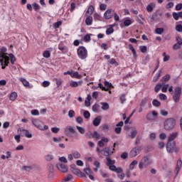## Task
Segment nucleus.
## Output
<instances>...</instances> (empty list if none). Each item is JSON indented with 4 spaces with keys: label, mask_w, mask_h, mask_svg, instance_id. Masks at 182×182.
<instances>
[{
    "label": "nucleus",
    "mask_w": 182,
    "mask_h": 182,
    "mask_svg": "<svg viewBox=\"0 0 182 182\" xmlns=\"http://www.w3.org/2000/svg\"><path fill=\"white\" fill-rule=\"evenodd\" d=\"M77 129L78 130V132L81 134H85V128L82 127H79V126H77L76 127Z\"/></svg>",
    "instance_id": "44"
},
{
    "label": "nucleus",
    "mask_w": 182,
    "mask_h": 182,
    "mask_svg": "<svg viewBox=\"0 0 182 182\" xmlns=\"http://www.w3.org/2000/svg\"><path fill=\"white\" fill-rule=\"evenodd\" d=\"M176 29L178 32H181L182 31V26L181 24H178L176 26Z\"/></svg>",
    "instance_id": "63"
},
{
    "label": "nucleus",
    "mask_w": 182,
    "mask_h": 182,
    "mask_svg": "<svg viewBox=\"0 0 182 182\" xmlns=\"http://www.w3.org/2000/svg\"><path fill=\"white\" fill-rule=\"evenodd\" d=\"M70 133L72 134H75L76 133V131L72 127H65V134H66V136H70Z\"/></svg>",
    "instance_id": "9"
},
{
    "label": "nucleus",
    "mask_w": 182,
    "mask_h": 182,
    "mask_svg": "<svg viewBox=\"0 0 182 182\" xmlns=\"http://www.w3.org/2000/svg\"><path fill=\"white\" fill-rule=\"evenodd\" d=\"M159 99H160L161 100H167V95H164V94H163V93H161V94L159 95Z\"/></svg>",
    "instance_id": "53"
},
{
    "label": "nucleus",
    "mask_w": 182,
    "mask_h": 182,
    "mask_svg": "<svg viewBox=\"0 0 182 182\" xmlns=\"http://www.w3.org/2000/svg\"><path fill=\"white\" fill-rule=\"evenodd\" d=\"M75 112L73 110V109H70L69 112H68V116L69 117L72 118V117H75Z\"/></svg>",
    "instance_id": "57"
},
{
    "label": "nucleus",
    "mask_w": 182,
    "mask_h": 182,
    "mask_svg": "<svg viewBox=\"0 0 182 182\" xmlns=\"http://www.w3.org/2000/svg\"><path fill=\"white\" fill-rule=\"evenodd\" d=\"M127 157H129V154H127V152H124L121 155V159H123L124 160H125V159H127Z\"/></svg>",
    "instance_id": "60"
},
{
    "label": "nucleus",
    "mask_w": 182,
    "mask_h": 182,
    "mask_svg": "<svg viewBox=\"0 0 182 182\" xmlns=\"http://www.w3.org/2000/svg\"><path fill=\"white\" fill-rule=\"evenodd\" d=\"M99 107H100L99 106V105L97 104H95L92 106V110L95 112V113H97V112H99Z\"/></svg>",
    "instance_id": "51"
},
{
    "label": "nucleus",
    "mask_w": 182,
    "mask_h": 182,
    "mask_svg": "<svg viewBox=\"0 0 182 182\" xmlns=\"http://www.w3.org/2000/svg\"><path fill=\"white\" fill-rule=\"evenodd\" d=\"M91 136L92 139H96L97 140H99V139H100V134H99L96 131L91 134Z\"/></svg>",
    "instance_id": "27"
},
{
    "label": "nucleus",
    "mask_w": 182,
    "mask_h": 182,
    "mask_svg": "<svg viewBox=\"0 0 182 182\" xmlns=\"http://www.w3.org/2000/svg\"><path fill=\"white\" fill-rule=\"evenodd\" d=\"M170 80V75L167 74L162 77L161 82H168Z\"/></svg>",
    "instance_id": "45"
},
{
    "label": "nucleus",
    "mask_w": 182,
    "mask_h": 182,
    "mask_svg": "<svg viewBox=\"0 0 182 182\" xmlns=\"http://www.w3.org/2000/svg\"><path fill=\"white\" fill-rule=\"evenodd\" d=\"M73 156L74 159H80V153L77 152V151L73 152Z\"/></svg>",
    "instance_id": "49"
},
{
    "label": "nucleus",
    "mask_w": 182,
    "mask_h": 182,
    "mask_svg": "<svg viewBox=\"0 0 182 182\" xmlns=\"http://www.w3.org/2000/svg\"><path fill=\"white\" fill-rule=\"evenodd\" d=\"M152 105L153 106H155V107H160V106H161V102L157 100H154L152 101Z\"/></svg>",
    "instance_id": "31"
},
{
    "label": "nucleus",
    "mask_w": 182,
    "mask_h": 182,
    "mask_svg": "<svg viewBox=\"0 0 182 182\" xmlns=\"http://www.w3.org/2000/svg\"><path fill=\"white\" fill-rule=\"evenodd\" d=\"M71 77H75V79H82V75L79 74L77 71L73 73Z\"/></svg>",
    "instance_id": "34"
},
{
    "label": "nucleus",
    "mask_w": 182,
    "mask_h": 182,
    "mask_svg": "<svg viewBox=\"0 0 182 182\" xmlns=\"http://www.w3.org/2000/svg\"><path fill=\"white\" fill-rule=\"evenodd\" d=\"M48 177L50 180H53V164H50L48 165Z\"/></svg>",
    "instance_id": "8"
},
{
    "label": "nucleus",
    "mask_w": 182,
    "mask_h": 182,
    "mask_svg": "<svg viewBox=\"0 0 182 182\" xmlns=\"http://www.w3.org/2000/svg\"><path fill=\"white\" fill-rule=\"evenodd\" d=\"M137 136V130L136 129H133L132 132H131L130 137L131 139H134Z\"/></svg>",
    "instance_id": "41"
},
{
    "label": "nucleus",
    "mask_w": 182,
    "mask_h": 182,
    "mask_svg": "<svg viewBox=\"0 0 182 182\" xmlns=\"http://www.w3.org/2000/svg\"><path fill=\"white\" fill-rule=\"evenodd\" d=\"M109 65H114V66H118L119 63H117V62L116 61V60L114 58H112L109 61Z\"/></svg>",
    "instance_id": "48"
},
{
    "label": "nucleus",
    "mask_w": 182,
    "mask_h": 182,
    "mask_svg": "<svg viewBox=\"0 0 182 182\" xmlns=\"http://www.w3.org/2000/svg\"><path fill=\"white\" fill-rule=\"evenodd\" d=\"M168 84H162V87H161V92H163V93H167V89H168Z\"/></svg>",
    "instance_id": "29"
},
{
    "label": "nucleus",
    "mask_w": 182,
    "mask_h": 182,
    "mask_svg": "<svg viewBox=\"0 0 182 182\" xmlns=\"http://www.w3.org/2000/svg\"><path fill=\"white\" fill-rule=\"evenodd\" d=\"M70 167H71L72 173L75 174V176H77L78 177H86V175H85V173L80 171V170L76 168V165L73 164L71 165Z\"/></svg>",
    "instance_id": "5"
},
{
    "label": "nucleus",
    "mask_w": 182,
    "mask_h": 182,
    "mask_svg": "<svg viewBox=\"0 0 182 182\" xmlns=\"http://www.w3.org/2000/svg\"><path fill=\"white\" fill-rule=\"evenodd\" d=\"M73 178V176L71 174H68L64 178V181L65 182L70 181V180H72Z\"/></svg>",
    "instance_id": "47"
},
{
    "label": "nucleus",
    "mask_w": 182,
    "mask_h": 182,
    "mask_svg": "<svg viewBox=\"0 0 182 182\" xmlns=\"http://www.w3.org/2000/svg\"><path fill=\"white\" fill-rule=\"evenodd\" d=\"M102 110H108L109 104L107 102H101Z\"/></svg>",
    "instance_id": "36"
},
{
    "label": "nucleus",
    "mask_w": 182,
    "mask_h": 182,
    "mask_svg": "<svg viewBox=\"0 0 182 182\" xmlns=\"http://www.w3.org/2000/svg\"><path fill=\"white\" fill-rule=\"evenodd\" d=\"M7 49L6 47H1L0 48V52L2 55H5L6 56V55H8L7 53H5V52H6Z\"/></svg>",
    "instance_id": "56"
},
{
    "label": "nucleus",
    "mask_w": 182,
    "mask_h": 182,
    "mask_svg": "<svg viewBox=\"0 0 182 182\" xmlns=\"http://www.w3.org/2000/svg\"><path fill=\"white\" fill-rule=\"evenodd\" d=\"M139 162L136 160H134L129 165V170H134V166H137V164Z\"/></svg>",
    "instance_id": "35"
},
{
    "label": "nucleus",
    "mask_w": 182,
    "mask_h": 182,
    "mask_svg": "<svg viewBox=\"0 0 182 182\" xmlns=\"http://www.w3.org/2000/svg\"><path fill=\"white\" fill-rule=\"evenodd\" d=\"M60 25H62V21H57L56 23H54L53 27L55 29H58V28H59V26H60Z\"/></svg>",
    "instance_id": "58"
},
{
    "label": "nucleus",
    "mask_w": 182,
    "mask_h": 182,
    "mask_svg": "<svg viewBox=\"0 0 182 182\" xmlns=\"http://www.w3.org/2000/svg\"><path fill=\"white\" fill-rule=\"evenodd\" d=\"M16 97H18V93L14 92L10 95L9 99L12 102H15V100H16Z\"/></svg>",
    "instance_id": "26"
},
{
    "label": "nucleus",
    "mask_w": 182,
    "mask_h": 182,
    "mask_svg": "<svg viewBox=\"0 0 182 182\" xmlns=\"http://www.w3.org/2000/svg\"><path fill=\"white\" fill-rule=\"evenodd\" d=\"M160 76H161V71H159V73L154 77L153 82H156L159 79H160Z\"/></svg>",
    "instance_id": "38"
},
{
    "label": "nucleus",
    "mask_w": 182,
    "mask_h": 182,
    "mask_svg": "<svg viewBox=\"0 0 182 182\" xmlns=\"http://www.w3.org/2000/svg\"><path fill=\"white\" fill-rule=\"evenodd\" d=\"M153 163V161L150 159L149 156H145L142 158L141 161L139 162V167L140 170H143L144 167H149L150 164Z\"/></svg>",
    "instance_id": "1"
},
{
    "label": "nucleus",
    "mask_w": 182,
    "mask_h": 182,
    "mask_svg": "<svg viewBox=\"0 0 182 182\" xmlns=\"http://www.w3.org/2000/svg\"><path fill=\"white\" fill-rule=\"evenodd\" d=\"M93 23V17L88 16L85 19V23L86 25L90 26Z\"/></svg>",
    "instance_id": "25"
},
{
    "label": "nucleus",
    "mask_w": 182,
    "mask_h": 182,
    "mask_svg": "<svg viewBox=\"0 0 182 182\" xmlns=\"http://www.w3.org/2000/svg\"><path fill=\"white\" fill-rule=\"evenodd\" d=\"M53 82H55L57 87H60V86H62V83H63V80L54 78Z\"/></svg>",
    "instance_id": "24"
},
{
    "label": "nucleus",
    "mask_w": 182,
    "mask_h": 182,
    "mask_svg": "<svg viewBox=\"0 0 182 182\" xmlns=\"http://www.w3.org/2000/svg\"><path fill=\"white\" fill-rule=\"evenodd\" d=\"M104 85L105 86L104 87H105V89H106L105 92H107V90H110V87H112V83H110L107 81H105Z\"/></svg>",
    "instance_id": "33"
},
{
    "label": "nucleus",
    "mask_w": 182,
    "mask_h": 182,
    "mask_svg": "<svg viewBox=\"0 0 182 182\" xmlns=\"http://www.w3.org/2000/svg\"><path fill=\"white\" fill-rule=\"evenodd\" d=\"M161 87H163V84H157L154 88L156 93H159Z\"/></svg>",
    "instance_id": "39"
},
{
    "label": "nucleus",
    "mask_w": 182,
    "mask_h": 182,
    "mask_svg": "<svg viewBox=\"0 0 182 182\" xmlns=\"http://www.w3.org/2000/svg\"><path fill=\"white\" fill-rule=\"evenodd\" d=\"M22 132L25 134L26 137H28V139L32 138V134L29 133V131L23 129Z\"/></svg>",
    "instance_id": "40"
},
{
    "label": "nucleus",
    "mask_w": 182,
    "mask_h": 182,
    "mask_svg": "<svg viewBox=\"0 0 182 182\" xmlns=\"http://www.w3.org/2000/svg\"><path fill=\"white\" fill-rule=\"evenodd\" d=\"M102 122V117H97L96 118H95V119L93 120V125L95 127H97V126H99L100 124Z\"/></svg>",
    "instance_id": "18"
},
{
    "label": "nucleus",
    "mask_w": 182,
    "mask_h": 182,
    "mask_svg": "<svg viewBox=\"0 0 182 182\" xmlns=\"http://www.w3.org/2000/svg\"><path fill=\"white\" fill-rule=\"evenodd\" d=\"M173 18L175 19V21H178L180 18H182V11L176 13H173Z\"/></svg>",
    "instance_id": "22"
},
{
    "label": "nucleus",
    "mask_w": 182,
    "mask_h": 182,
    "mask_svg": "<svg viewBox=\"0 0 182 182\" xmlns=\"http://www.w3.org/2000/svg\"><path fill=\"white\" fill-rule=\"evenodd\" d=\"M82 84H83V81H79V82L72 81L70 83V87H77L78 86H82Z\"/></svg>",
    "instance_id": "16"
},
{
    "label": "nucleus",
    "mask_w": 182,
    "mask_h": 182,
    "mask_svg": "<svg viewBox=\"0 0 182 182\" xmlns=\"http://www.w3.org/2000/svg\"><path fill=\"white\" fill-rule=\"evenodd\" d=\"M77 53L80 59H86L87 58V50L84 46H80L77 50Z\"/></svg>",
    "instance_id": "3"
},
{
    "label": "nucleus",
    "mask_w": 182,
    "mask_h": 182,
    "mask_svg": "<svg viewBox=\"0 0 182 182\" xmlns=\"http://www.w3.org/2000/svg\"><path fill=\"white\" fill-rule=\"evenodd\" d=\"M177 136H178V134L177 132L170 134L168 139V143H170L171 141H173V140H176V139H177Z\"/></svg>",
    "instance_id": "20"
},
{
    "label": "nucleus",
    "mask_w": 182,
    "mask_h": 182,
    "mask_svg": "<svg viewBox=\"0 0 182 182\" xmlns=\"http://www.w3.org/2000/svg\"><path fill=\"white\" fill-rule=\"evenodd\" d=\"M32 123L36 127H37V129H39V130H41V129H42V126H43V122L39 119H34Z\"/></svg>",
    "instance_id": "12"
},
{
    "label": "nucleus",
    "mask_w": 182,
    "mask_h": 182,
    "mask_svg": "<svg viewBox=\"0 0 182 182\" xmlns=\"http://www.w3.org/2000/svg\"><path fill=\"white\" fill-rule=\"evenodd\" d=\"M175 144H171V143H168L166 144V150L168 153H173V151H174V147H175Z\"/></svg>",
    "instance_id": "17"
},
{
    "label": "nucleus",
    "mask_w": 182,
    "mask_h": 182,
    "mask_svg": "<svg viewBox=\"0 0 182 182\" xmlns=\"http://www.w3.org/2000/svg\"><path fill=\"white\" fill-rule=\"evenodd\" d=\"M84 172L85 173V174H87V176H89V178L90 180H92V181L95 180V177L93 176V175H92L93 174V172L89 168H85Z\"/></svg>",
    "instance_id": "13"
},
{
    "label": "nucleus",
    "mask_w": 182,
    "mask_h": 182,
    "mask_svg": "<svg viewBox=\"0 0 182 182\" xmlns=\"http://www.w3.org/2000/svg\"><path fill=\"white\" fill-rule=\"evenodd\" d=\"M114 14V10L112 9H107L104 14L105 19L109 20L113 18V15Z\"/></svg>",
    "instance_id": "7"
},
{
    "label": "nucleus",
    "mask_w": 182,
    "mask_h": 182,
    "mask_svg": "<svg viewBox=\"0 0 182 182\" xmlns=\"http://www.w3.org/2000/svg\"><path fill=\"white\" fill-rule=\"evenodd\" d=\"M113 26H114V24L109 25L108 28L106 30V35H112L113 32H114V29L113 28Z\"/></svg>",
    "instance_id": "21"
},
{
    "label": "nucleus",
    "mask_w": 182,
    "mask_h": 182,
    "mask_svg": "<svg viewBox=\"0 0 182 182\" xmlns=\"http://www.w3.org/2000/svg\"><path fill=\"white\" fill-rule=\"evenodd\" d=\"M155 32L158 35H161V33H163L164 32V28H156Z\"/></svg>",
    "instance_id": "43"
},
{
    "label": "nucleus",
    "mask_w": 182,
    "mask_h": 182,
    "mask_svg": "<svg viewBox=\"0 0 182 182\" xmlns=\"http://www.w3.org/2000/svg\"><path fill=\"white\" fill-rule=\"evenodd\" d=\"M107 166H108V167L110 166H113L114 163H116L115 161L111 160L110 157H107Z\"/></svg>",
    "instance_id": "30"
},
{
    "label": "nucleus",
    "mask_w": 182,
    "mask_h": 182,
    "mask_svg": "<svg viewBox=\"0 0 182 182\" xmlns=\"http://www.w3.org/2000/svg\"><path fill=\"white\" fill-rule=\"evenodd\" d=\"M45 160H46V161H52V159H53V155L52 154H47L44 156Z\"/></svg>",
    "instance_id": "37"
},
{
    "label": "nucleus",
    "mask_w": 182,
    "mask_h": 182,
    "mask_svg": "<svg viewBox=\"0 0 182 182\" xmlns=\"http://www.w3.org/2000/svg\"><path fill=\"white\" fill-rule=\"evenodd\" d=\"M33 7L35 11H39V9H41V6H39V4L37 3L33 4Z\"/></svg>",
    "instance_id": "55"
},
{
    "label": "nucleus",
    "mask_w": 182,
    "mask_h": 182,
    "mask_svg": "<svg viewBox=\"0 0 182 182\" xmlns=\"http://www.w3.org/2000/svg\"><path fill=\"white\" fill-rule=\"evenodd\" d=\"M176 11H181L182 9V4H178L176 6Z\"/></svg>",
    "instance_id": "64"
},
{
    "label": "nucleus",
    "mask_w": 182,
    "mask_h": 182,
    "mask_svg": "<svg viewBox=\"0 0 182 182\" xmlns=\"http://www.w3.org/2000/svg\"><path fill=\"white\" fill-rule=\"evenodd\" d=\"M181 87H176L174 89L173 100L175 103H178L180 102V97H181Z\"/></svg>",
    "instance_id": "4"
},
{
    "label": "nucleus",
    "mask_w": 182,
    "mask_h": 182,
    "mask_svg": "<svg viewBox=\"0 0 182 182\" xmlns=\"http://www.w3.org/2000/svg\"><path fill=\"white\" fill-rule=\"evenodd\" d=\"M156 8V4L154 3H150L147 6H146V11L147 12H153V10Z\"/></svg>",
    "instance_id": "19"
},
{
    "label": "nucleus",
    "mask_w": 182,
    "mask_h": 182,
    "mask_svg": "<svg viewBox=\"0 0 182 182\" xmlns=\"http://www.w3.org/2000/svg\"><path fill=\"white\" fill-rule=\"evenodd\" d=\"M181 166H182V161H181V159H178V161H177V164H176V170L177 171H179V170L181 169Z\"/></svg>",
    "instance_id": "32"
},
{
    "label": "nucleus",
    "mask_w": 182,
    "mask_h": 182,
    "mask_svg": "<svg viewBox=\"0 0 182 182\" xmlns=\"http://www.w3.org/2000/svg\"><path fill=\"white\" fill-rule=\"evenodd\" d=\"M176 126V120L173 118H168L164 122L165 130H173Z\"/></svg>",
    "instance_id": "2"
},
{
    "label": "nucleus",
    "mask_w": 182,
    "mask_h": 182,
    "mask_svg": "<svg viewBox=\"0 0 182 182\" xmlns=\"http://www.w3.org/2000/svg\"><path fill=\"white\" fill-rule=\"evenodd\" d=\"M57 168L61 173H66L68 171V166L65 164L59 163L57 164Z\"/></svg>",
    "instance_id": "11"
},
{
    "label": "nucleus",
    "mask_w": 182,
    "mask_h": 182,
    "mask_svg": "<svg viewBox=\"0 0 182 182\" xmlns=\"http://www.w3.org/2000/svg\"><path fill=\"white\" fill-rule=\"evenodd\" d=\"M58 49L59 50H61V52H65V50H67L66 46H63L62 43L58 45Z\"/></svg>",
    "instance_id": "46"
},
{
    "label": "nucleus",
    "mask_w": 182,
    "mask_h": 182,
    "mask_svg": "<svg viewBox=\"0 0 182 182\" xmlns=\"http://www.w3.org/2000/svg\"><path fill=\"white\" fill-rule=\"evenodd\" d=\"M132 20H130V19H126L124 21V26H130V25H132Z\"/></svg>",
    "instance_id": "50"
},
{
    "label": "nucleus",
    "mask_w": 182,
    "mask_h": 182,
    "mask_svg": "<svg viewBox=\"0 0 182 182\" xmlns=\"http://www.w3.org/2000/svg\"><path fill=\"white\" fill-rule=\"evenodd\" d=\"M10 59V62L11 65H15V62H16V58H15V55L12 53L9 54L8 56Z\"/></svg>",
    "instance_id": "23"
},
{
    "label": "nucleus",
    "mask_w": 182,
    "mask_h": 182,
    "mask_svg": "<svg viewBox=\"0 0 182 182\" xmlns=\"http://www.w3.org/2000/svg\"><path fill=\"white\" fill-rule=\"evenodd\" d=\"M84 41H85V42H90V35L86 34V35L84 36Z\"/></svg>",
    "instance_id": "61"
},
{
    "label": "nucleus",
    "mask_w": 182,
    "mask_h": 182,
    "mask_svg": "<svg viewBox=\"0 0 182 182\" xmlns=\"http://www.w3.org/2000/svg\"><path fill=\"white\" fill-rule=\"evenodd\" d=\"M101 151H102V154H104V156L109 157V156H112L114 152V148L112 149V151H110L109 147L104 148Z\"/></svg>",
    "instance_id": "10"
},
{
    "label": "nucleus",
    "mask_w": 182,
    "mask_h": 182,
    "mask_svg": "<svg viewBox=\"0 0 182 182\" xmlns=\"http://www.w3.org/2000/svg\"><path fill=\"white\" fill-rule=\"evenodd\" d=\"M76 9V4L75 3H71L70 4V11L73 12Z\"/></svg>",
    "instance_id": "52"
},
{
    "label": "nucleus",
    "mask_w": 182,
    "mask_h": 182,
    "mask_svg": "<svg viewBox=\"0 0 182 182\" xmlns=\"http://www.w3.org/2000/svg\"><path fill=\"white\" fill-rule=\"evenodd\" d=\"M107 8V5H106L105 4H102L100 5V11H106Z\"/></svg>",
    "instance_id": "54"
},
{
    "label": "nucleus",
    "mask_w": 182,
    "mask_h": 182,
    "mask_svg": "<svg viewBox=\"0 0 182 182\" xmlns=\"http://www.w3.org/2000/svg\"><path fill=\"white\" fill-rule=\"evenodd\" d=\"M43 58H46L47 59L50 58V52H49V50H45L43 53Z\"/></svg>",
    "instance_id": "42"
},
{
    "label": "nucleus",
    "mask_w": 182,
    "mask_h": 182,
    "mask_svg": "<svg viewBox=\"0 0 182 182\" xmlns=\"http://www.w3.org/2000/svg\"><path fill=\"white\" fill-rule=\"evenodd\" d=\"M143 150V146H136L133 148L129 153L130 157H136L138 154H140V151Z\"/></svg>",
    "instance_id": "6"
},
{
    "label": "nucleus",
    "mask_w": 182,
    "mask_h": 182,
    "mask_svg": "<svg viewBox=\"0 0 182 182\" xmlns=\"http://www.w3.org/2000/svg\"><path fill=\"white\" fill-rule=\"evenodd\" d=\"M93 12H95V6H90L88 9L87 10V14H88V15H92Z\"/></svg>",
    "instance_id": "28"
},
{
    "label": "nucleus",
    "mask_w": 182,
    "mask_h": 182,
    "mask_svg": "<svg viewBox=\"0 0 182 182\" xmlns=\"http://www.w3.org/2000/svg\"><path fill=\"white\" fill-rule=\"evenodd\" d=\"M20 82H21V83L23 85V86L25 87H28L29 89H31V87H32L31 86V84H29V82H28V80H26V79L21 77L19 78Z\"/></svg>",
    "instance_id": "15"
},
{
    "label": "nucleus",
    "mask_w": 182,
    "mask_h": 182,
    "mask_svg": "<svg viewBox=\"0 0 182 182\" xmlns=\"http://www.w3.org/2000/svg\"><path fill=\"white\" fill-rule=\"evenodd\" d=\"M83 116L85 119H89L90 117V113L88 111L84 112Z\"/></svg>",
    "instance_id": "59"
},
{
    "label": "nucleus",
    "mask_w": 182,
    "mask_h": 182,
    "mask_svg": "<svg viewBox=\"0 0 182 182\" xmlns=\"http://www.w3.org/2000/svg\"><path fill=\"white\" fill-rule=\"evenodd\" d=\"M109 168L111 171H115V173H122L123 171L122 168H117L114 165H110Z\"/></svg>",
    "instance_id": "14"
},
{
    "label": "nucleus",
    "mask_w": 182,
    "mask_h": 182,
    "mask_svg": "<svg viewBox=\"0 0 182 182\" xmlns=\"http://www.w3.org/2000/svg\"><path fill=\"white\" fill-rule=\"evenodd\" d=\"M60 129L58 127H53L51 128V131L53 132V133H55V134H57V133H59V131Z\"/></svg>",
    "instance_id": "62"
}]
</instances>
